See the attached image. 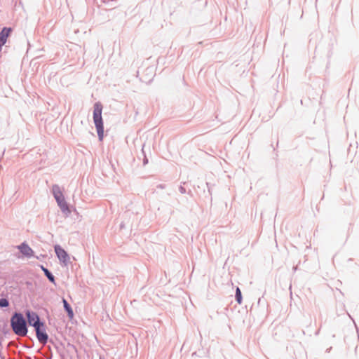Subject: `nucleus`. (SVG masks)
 <instances>
[{"label": "nucleus", "instance_id": "obj_1", "mask_svg": "<svg viewBox=\"0 0 359 359\" xmlns=\"http://www.w3.org/2000/svg\"><path fill=\"white\" fill-rule=\"evenodd\" d=\"M11 325L15 334L20 337L27 335V323L22 314L15 313L11 319Z\"/></svg>", "mask_w": 359, "mask_h": 359}, {"label": "nucleus", "instance_id": "obj_2", "mask_svg": "<svg viewBox=\"0 0 359 359\" xmlns=\"http://www.w3.org/2000/svg\"><path fill=\"white\" fill-rule=\"evenodd\" d=\"M102 105L100 102L94 104L93 121L97 129L99 140L102 141L104 137V126L102 118Z\"/></svg>", "mask_w": 359, "mask_h": 359}, {"label": "nucleus", "instance_id": "obj_3", "mask_svg": "<svg viewBox=\"0 0 359 359\" xmlns=\"http://www.w3.org/2000/svg\"><path fill=\"white\" fill-rule=\"evenodd\" d=\"M36 331V334L37 339L42 344H46L47 343L48 336L46 332L45 325L43 323H41L40 325L37 326L34 328Z\"/></svg>", "mask_w": 359, "mask_h": 359}, {"label": "nucleus", "instance_id": "obj_4", "mask_svg": "<svg viewBox=\"0 0 359 359\" xmlns=\"http://www.w3.org/2000/svg\"><path fill=\"white\" fill-rule=\"evenodd\" d=\"M26 316L27 318L28 323L30 326H32L35 328L40 325L41 323L40 322L39 316L36 313L27 311L26 312Z\"/></svg>", "mask_w": 359, "mask_h": 359}, {"label": "nucleus", "instance_id": "obj_5", "mask_svg": "<svg viewBox=\"0 0 359 359\" xmlns=\"http://www.w3.org/2000/svg\"><path fill=\"white\" fill-rule=\"evenodd\" d=\"M55 252L60 261L66 265L69 260V257L67 252L60 245L55 246Z\"/></svg>", "mask_w": 359, "mask_h": 359}, {"label": "nucleus", "instance_id": "obj_6", "mask_svg": "<svg viewBox=\"0 0 359 359\" xmlns=\"http://www.w3.org/2000/svg\"><path fill=\"white\" fill-rule=\"evenodd\" d=\"M20 252L25 257H30L33 256L34 252L32 248L25 243H22L18 247Z\"/></svg>", "mask_w": 359, "mask_h": 359}, {"label": "nucleus", "instance_id": "obj_7", "mask_svg": "<svg viewBox=\"0 0 359 359\" xmlns=\"http://www.w3.org/2000/svg\"><path fill=\"white\" fill-rule=\"evenodd\" d=\"M56 201L57 203V205L60 208L61 210L62 211V212H64L65 214L68 215L70 213V210L69 208L67 203H66V201L65 200L64 196L59 199H56Z\"/></svg>", "mask_w": 359, "mask_h": 359}, {"label": "nucleus", "instance_id": "obj_8", "mask_svg": "<svg viewBox=\"0 0 359 359\" xmlns=\"http://www.w3.org/2000/svg\"><path fill=\"white\" fill-rule=\"evenodd\" d=\"M52 191L55 200L64 196L58 185H53L52 187Z\"/></svg>", "mask_w": 359, "mask_h": 359}, {"label": "nucleus", "instance_id": "obj_9", "mask_svg": "<svg viewBox=\"0 0 359 359\" xmlns=\"http://www.w3.org/2000/svg\"><path fill=\"white\" fill-rule=\"evenodd\" d=\"M62 303H63L64 308H65V311L67 312V315H68L69 319H71V320L73 319L74 312H73V310L71 308L70 305L67 303V302L65 299H62Z\"/></svg>", "mask_w": 359, "mask_h": 359}, {"label": "nucleus", "instance_id": "obj_10", "mask_svg": "<svg viewBox=\"0 0 359 359\" xmlns=\"http://www.w3.org/2000/svg\"><path fill=\"white\" fill-rule=\"evenodd\" d=\"M41 269L43 271L45 275L47 276V278H48V280L55 283V278L54 276L52 275V273H50V272L46 268H44L43 266H41Z\"/></svg>", "mask_w": 359, "mask_h": 359}, {"label": "nucleus", "instance_id": "obj_11", "mask_svg": "<svg viewBox=\"0 0 359 359\" xmlns=\"http://www.w3.org/2000/svg\"><path fill=\"white\" fill-rule=\"evenodd\" d=\"M236 298L237 302L239 304H241L242 303V296H241V292L238 287L236 288Z\"/></svg>", "mask_w": 359, "mask_h": 359}, {"label": "nucleus", "instance_id": "obj_12", "mask_svg": "<svg viewBox=\"0 0 359 359\" xmlns=\"http://www.w3.org/2000/svg\"><path fill=\"white\" fill-rule=\"evenodd\" d=\"M9 303L6 299H0V307H7L8 306Z\"/></svg>", "mask_w": 359, "mask_h": 359}, {"label": "nucleus", "instance_id": "obj_13", "mask_svg": "<svg viewBox=\"0 0 359 359\" xmlns=\"http://www.w3.org/2000/svg\"><path fill=\"white\" fill-rule=\"evenodd\" d=\"M100 359H101V358H100Z\"/></svg>", "mask_w": 359, "mask_h": 359}]
</instances>
